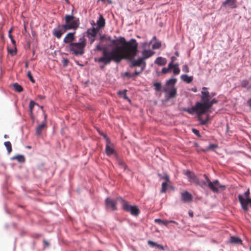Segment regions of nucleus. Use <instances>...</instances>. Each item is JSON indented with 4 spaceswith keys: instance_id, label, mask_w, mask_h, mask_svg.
<instances>
[{
    "instance_id": "603ef678",
    "label": "nucleus",
    "mask_w": 251,
    "mask_h": 251,
    "mask_svg": "<svg viewBox=\"0 0 251 251\" xmlns=\"http://www.w3.org/2000/svg\"><path fill=\"white\" fill-rule=\"evenodd\" d=\"M247 84H248V82L246 80L243 81L242 85L243 87H246Z\"/></svg>"
},
{
    "instance_id": "49530a36",
    "label": "nucleus",
    "mask_w": 251,
    "mask_h": 251,
    "mask_svg": "<svg viewBox=\"0 0 251 251\" xmlns=\"http://www.w3.org/2000/svg\"><path fill=\"white\" fill-rule=\"evenodd\" d=\"M143 71H141V70L139 71V72H137V71H135V72L132 74V75H133V77L136 76V75H139V74H140Z\"/></svg>"
},
{
    "instance_id": "0e129e2a",
    "label": "nucleus",
    "mask_w": 251,
    "mask_h": 251,
    "mask_svg": "<svg viewBox=\"0 0 251 251\" xmlns=\"http://www.w3.org/2000/svg\"><path fill=\"white\" fill-rule=\"evenodd\" d=\"M4 137L5 138H7L8 137V136L7 135H5Z\"/></svg>"
},
{
    "instance_id": "3c124183",
    "label": "nucleus",
    "mask_w": 251,
    "mask_h": 251,
    "mask_svg": "<svg viewBox=\"0 0 251 251\" xmlns=\"http://www.w3.org/2000/svg\"><path fill=\"white\" fill-rule=\"evenodd\" d=\"M169 223H174L177 225H178V223L172 220H168V224Z\"/></svg>"
},
{
    "instance_id": "f03ea898",
    "label": "nucleus",
    "mask_w": 251,
    "mask_h": 251,
    "mask_svg": "<svg viewBox=\"0 0 251 251\" xmlns=\"http://www.w3.org/2000/svg\"><path fill=\"white\" fill-rule=\"evenodd\" d=\"M201 94V101L197 102L195 106L188 108L186 111L191 114L196 112L201 124L205 125L209 119V115L207 114L204 120L202 119L201 115L208 111L213 104L216 103L218 101L214 98L212 99L215 95V93H210L206 87H203L202 88Z\"/></svg>"
},
{
    "instance_id": "ddd939ff",
    "label": "nucleus",
    "mask_w": 251,
    "mask_h": 251,
    "mask_svg": "<svg viewBox=\"0 0 251 251\" xmlns=\"http://www.w3.org/2000/svg\"><path fill=\"white\" fill-rule=\"evenodd\" d=\"M75 32H73L68 33L64 38L63 42L64 43H68L69 45L73 43V41L75 40Z\"/></svg>"
},
{
    "instance_id": "bb28decb",
    "label": "nucleus",
    "mask_w": 251,
    "mask_h": 251,
    "mask_svg": "<svg viewBox=\"0 0 251 251\" xmlns=\"http://www.w3.org/2000/svg\"><path fill=\"white\" fill-rule=\"evenodd\" d=\"M12 159H16L19 162H24L25 161V158L23 155H17L14 156L12 158Z\"/></svg>"
},
{
    "instance_id": "f3484780",
    "label": "nucleus",
    "mask_w": 251,
    "mask_h": 251,
    "mask_svg": "<svg viewBox=\"0 0 251 251\" xmlns=\"http://www.w3.org/2000/svg\"><path fill=\"white\" fill-rule=\"evenodd\" d=\"M181 198L184 202H188L191 201L192 196L188 192H185L181 194Z\"/></svg>"
},
{
    "instance_id": "9d476101",
    "label": "nucleus",
    "mask_w": 251,
    "mask_h": 251,
    "mask_svg": "<svg viewBox=\"0 0 251 251\" xmlns=\"http://www.w3.org/2000/svg\"><path fill=\"white\" fill-rule=\"evenodd\" d=\"M222 6L231 9L235 8L237 7L236 0H226L222 3Z\"/></svg>"
},
{
    "instance_id": "4be33fe9",
    "label": "nucleus",
    "mask_w": 251,
    "mask_h": 251,
    "mask_svg": "<svg viewBox=\"0 0 251 251\" xmlns=\"http://www.w3.org/2000/svg\"><path fill=\"white\" fill-rule=\"evenodd\" d=\"M46 122L43 123L41 125H39L36 129V133L38 135H40L42 133L43 129L46 126Z\"/></svg>"
},
{
    "instance_id": "9b49d317",
    "label": "nucleus",
    "mask_w": 251,
    "mask_h": 251,
    "mask_svg": "<svg viewBox=\"0 0 251 251\" xmlns=\"http://www.w3.org/2000/svg\"><path fill=\"white\" fill-rule=\"evenodd\" d=\"M143 50L141 52L142 57H141L144 61L152 56L154 52L151 50H146L147 48H143Z\"/></svg>"
},
{
    "instance_id": "1a4fd4ad",
    "label": "nucleus",
    "mask_w": 251,
    "mask_h": 251,
    "mask_svg": "<svg viewBox=\"0 0 251 251\" xmlns=\"http://www.w3.org/2000/svg\"><path fill=\"white\" fill-rule=\"evenodd\" d=\"M135 56L131 58H128L129 60H131L130 67L141 66V71H143L146 66V62L141 57H139L137 59H133ZM126 59H128V58Z\"/></svg>"
},
{
    "instance_id": "4d7b16f0",
    "label": "nucleus",
    "mask_w": 251,
    "mask_h": 251,
    "mask_svg": "<svg viewBox=\"0 0 251 251\" xmlns=\"http://www.w3.org/2000/svg\"><path fill=\"white\" fill-rule=\"evenodd\" d=\"M189 215H190V216L192 217L193 216V212L192 211H189Z\"/></svg>"
},
{
    "instance_id": "aec40b11",
    "label": "nucleus",
    "mask_w": 251,
    "mask_h": 251,
    "mask_svg": "<svg viewBox=\"0 0 251 251\" xmlns=\"http://www.w3.org/2000/svg\"><path fill=\"white\" fill-rule=\"evenodd\" d=\"M229 242L231 244L236 245H240L242 244V240L240 238L235 236L231 237L229 240Z\"/></svg>"
},
{
    "instance_id": "cd10ccee",
    "label": "nucleus",
    "mask_w": 251,
    "mask_h": 251,
    "mask_svg": "<svg viewBox=\"0 0 251 251\" xmlns=\"http://www.w3.org/2000/svg\"><path fill=\"white\" fill-rule=\"evenodd\" d=\"M156 36H153L152 37V39L151 40V41L149 43L144 42L142 45V47L143 48H149L151 44L154 41L156 40Z\"/></svg>"
},
{
    "instance_id": "864d4df0",
    "label": "nucleus",
    "mask_w": 251,
    "mask_h": 251,
    "mask_svg": "<svg viewBox=\"0 0 251 251\" xmlns=\"http://www.w3.org/2000/svg\"><path fill=\"white\" fill-rule=\"evenodd\" d=\"M247 103L249 105V106L251 107V98L248 100L247 101Z\"/></svg>"
},
{
    "instance_id": "69168bd1",
    "label": "nucleus",
    "mask_w": 251,
    "mask_h": 251,
    "mask_svg": "<svg viewBox=\"0 0 251 251\" xmlns=\"http://www.w3.org/2000/svg\"><path fill=\"white\" fill-rule=\"evenodd\" d=\"M10 52L11 53H13V50H10Z\"/></svg>"
},
{
    "instance_id": "2f4dec72",
    "label": "nucleus",
    "mask_w": 251,
    "mask_h": 251,
    "mask_svg": "<svg viewBox=\"0 0 251 251\" xmlns=\"http://www.w3.org/2000/svg\"><path fill=\"white\" fill-rule=\"evenodd\" d=\"M4 145L7 149L8 152L9 153L12 151L11 144L10 142H4Z\"/></svg>"
},
{
    "instance_id": "6e6d98bb",
    "label": "nucleus",
    "mask_w": 251,
    "mask_h": 251,
    "mask_svg": "<svg viewBox=\"0 0 251 251\" xmlns=\"http://www.w3.org/2000/svg\"><path fill=\"white\" fill-rule=\"evenodd\" d=\"M63 62H64V65L66 66L68 63V60L66 59H65L63 60Z\"/></svg>"
},
{
    "instance_id": "a878e982",
    "label": "nucleus",
    "mask_w": 251,
    "mask_h": 251,
    "mask_svg": "<svg viewBox=\"0 0 251 251\" xmlns=\"http://www.w3.org/2000/svg\"><path fill=\"white\" fill-rule=\"evenodd\" d=\"M176 81L177 79L175 78H170L167 81L166 85L167 87L174 86Z\"/></svg>"
},
{
    "instance_id": "13d9d810",
    "label": "nucleus",
    "mask_w": 251,
    "mask_h": 251,
    "mask_svg": "<svg viewBox=\"0 0 251 251\" xmlns=\"http://www.w3.org/2000/svg\"><path fill=\"white\" fill-rule=\"evenodd\" d=\"M12 43L13 44H15V40L13 39V37H12V39H10Z\"/></svg>"
},
{
    "instance_id": "79ce46f5",
    "label": "nucleus",
    "mask_w": 251,
    "mask_h": 251,
    "mask_svg": "<svg viewBox=\"0 0 251 251\" xmlns=\"http://www.w3.org/2000/svg\"><path fill=\"white\" fill-rule=\"evenodd\" d=\"M104 40H106L107 41H111V37L110 36H106V37H101L100 40L101 42L103 41Z\"/></svg>"
},
{
    "instance_id": "8fccbe9b",
    "label": "nucleus",
    "mask_w": 251,
    "mask_h": 251,
    "mask_svg": "<svg viewBox=\"0 0 251 251\" xmlns=\"http://www.w3.org/2000/svg\"><path fill=\"white\" fill-rule=\"evenodd\" d=\"M172 67L179 68V64L178 63H173L172 65L171 66V68Z\"/></svg>"
},
{
    "instance_id": "774afa93",
    "label": "nucleus",
    "mask_w": 251,
    "mask_h": 251,
    "mask_svg": "<svg viewBox=\"0 0 251 251\" xmlns=\"http://www.w3.org/2000/svg\"><path fill=\"white\" fill-rule=\"evenodd\" d=\"M25 67L27 68V64L26 63V65H25Z\"/></svg>"
},
{
    "instance_id": "2eb2a0df",
    "label": "nucleus",
    "mask_w": 251,
    "mask_h": 251,
    "mask_svg": "<svg viewBox=\"0 0 251 251\" xmlns=\"http://www.w3.org/2000/svg\"><path fill=\"white\" fill-rule=\"evenodd\" d=\"M132 39H131V40H130L128 42H126V39L124 37H120L119 38H118L117 40H111V43L115 45V47L117 46L116 45V42H118L120 43H122V44H124V45H123L122 46H125V47H127L128 46V43L132 40Z\"/></svg>"
},
{
    "instance_id": "7ed1b4c3",
    "label": "nucleus",
    "mask_w": 251,
    "mask_h": 251,
    "mask_svg": "<svg viewBox=\"0 0 251 251\" xmlns=\"http://www.w3.org/2000/svg\"><path fill=\"white\" fill-rule=\"evenodd\" d=\"M87 41L84 34L79 36L77 42H74L69 45V48L71 52L75 55H82L84 53L85 48Z\"/></svg>"
},
{
    "instance_id": "de8ad7c7",
    "label": "nucleus",
    "mask_w": 251,
    "mask_h": 251,
    "mask_svg": "<svg viewBox=\"0 0 251 251\" xmlns=\"http://www.w3.org/2000/svg\"><path fill=\"white\" fill-rule=\"evenodd\" d=\"M124 75L128 77L129 78L133 77V75L128 72H126L124 74Z\"/></svg>"
},
{
    "instance_id": "a211bd4d",
    "label": "nucleus",
    "mask_w": 251,
    "mask_h": 251,
    "mask_svg": "<svg viewBox=\"0 0 251 251\" xmlns=\"http://www.w3.org/2000/svg\"><path fill=\"white\" fill-rule=\"evenodd\" d=\"M180 78L183 81L189 83L192 81L193 77V76H188L186 74H183L180 76Z\"/></svg>"
},
{
    "instance_id": "c85d7f7f",
    "label": "nucleus",
    "mask_w": 251,
    "mask_h": 251,
    "mask_svg": "<svg viewBox=\"0 0 251 251\" xmlns=\"http://www.w3.org/2000/svg\"><path fill=\"white\" fill-rule=\"evenodd\" d=\"M154 222L159 224H162L167 226L168 225V220H162L160 219H155Z\"/></svg>"
},
{
    "instance_id": "ea45409f",
    "label": "nucleus",
    "mask_w": 251,
    "mask_h": 251,
    "mask_svg": "<svg viewBox=\"0 0 251 251\" xmlns=\"http://www.w3.org/2000/svg\"><path fill=\"white\" fill-rule=\"evenodd\" d=\"M87 37L89 38V39L90 40V44H92L95 40L96 36H89V37Z\"/></svg>"
},
{
    "instance_id": "a19ab883",
    "label": "nucleus",
    "mask_w": 251,
    "mask_h": 251,
    "mask_svg": "<svg viewBox=\"0 0 251 251\" xmlns=\"http://www.w3.org/2000/svg\"><path fill=\"white\" fill-rule=\"evenodd\" d=\"M192 131L197 136H199V137H200V132H199V131L196 129H195V128H193L192 129Z\"/></svg>"
},
{
    "instance_id": "6e6552de",
    "label": "nucleus",
    "mask_w": 251,
    "mask_h": 251,
    "mask_svg": "<svg viewBox=\"0 0 251 251\" xmlns=\"http://www.w3.org/2000/svg\"><path fill=\"white\" fill-rule=\"evenodd\" d=\"M117 200L121 202L123 208L125 210L130 212L131 214L134 216H137L138 215L139 209L136 206L129 205L122 198H118Z\"/></svg>"
},
{
    "instance_id": "5701e85b",
    "label": "nucleus",
    "mask_w": 251,
    "mask_h": 251,
    "mask_svg": "<svg viewBox=\"0 0 251 251\" xmlns=\"http://www.w3.org/2000/svg\"><path fill=\"white\" fill-rule=\"evenodd\" d=\"M98 26L100 27H103L105 25V20L102 15H100L99 20L97 22Z\"/></svg>"
},
{
    "instance_id": "f257e3e1",
    "label": "nucleus",
    "mask_w": 251,
    "mask_h": 251,
    "mask_svg": "<svg viewBox=\"0 0 251 251\" xmlns=\"http://www.w3.org/2000/svg\"><path fill=\"white\" fill-rule=\"evenodd\" d=\"M138 43L135 39H132L127 47L116 46L110 51L106 48H102L100 43L98 44L94 51L101 50L102 56L95 58V62L103 63L104 65L109 64L112 61L120 62L123 58H131L136 56L138 52Z\"/></svg>"
},
{
    "instance_id": "7c9ffc66",
    "label": "nucleus",
    "mask_w": 251,
    "mask_h": 251,
    "mask_svg": "<svg viewBox=\"0 0 251 251\" xmlns=\"http://www.w3.org/2000/svg\"><path fill=\"white\" fill-rule=\"evenodd\" d=\"M13 87L14 90L18 92H21L23 91V88L22 86L19 85L17 83H14L13 84Z\"/></svg>"
},
{
    "instance_id": "6ab92c4d",
    "label": "nucleus",
    "mask_w": 251,
    "mask_h": 251,
    "mask_svg": "<svg viewBox=\"0 0 251 251\" xmlns=\"http://www.w3.org/2000/svg\"><path fill=\"white\" fill-rule=\"evenodd\" d=\"M154 63L157 64L158 65L163 66L166 64L167 60L165 58L162 57H158L156 59V60L154 61Z\"/></svg>"
},
{
    "instance_id": "f8f14e48",
    "label": "nucleus",
    "mask_w": 251,
    "mask_h": 251,
    "mask_svg": "<svg viewBox=\"0 0 251 251\" xmlns=\"http://www.w3.org/2000/svg\"><path fill=\"white\" fill-rule=\"evenodd\" d=\"M105 204L107 208L114 210L116 209V202L115 200L110 198L105 200Z\"/></svg>"
},
{
    "instance_id": "37998d69",
    "label": "nucleus",
    "mask_w": 251,
    "mask_h": 251,
    "mask_svg": "<svg viewBox=\"0 0 251 251\" xmlns=\"http://www.w3.org/2000/svg\"><path fill=\"white\" fill-rule=\"evenodd\" d=\"M154 86H155L156 90L158 91L160 88L161 84L159 83H154Z\"/></svg>"
},
{
    "instance_id": "f704fd0d",
    "label": "nucleus",
    "mask_w": 251,
    "mask_h": 251,
    "mask_svg": "<svg viewBox=\"0 0 251 251\" xmlns=\"http://www.w3.org/2000/svg\"><path fill=\"white\" fill-rule=\"evenodd\" d=\"M168 182H163L162 183V189L161 191L162 193H164L166 191L168 186Z\"/></svg>"
},
{
    "instance_id": "412c9836",
    "label": "nucleus",
    "mask_w": 251,
    "mask_h": 251,
    "mask_svg": "<svg viewBox=\"0 0 251 251\" xmlns=\"http://www.w3.org/2000/svg\"><path fill=\"white\" fill-rule=\"evenodd\" d=\"M97 34V29L95 28H89L87 31V36H96Z\"/></svg>"
},
{
    "instance_id": "b1692460",
    "label": "nucleus",
    "mask_w": 251,
    "mask_h": 251,
    "mask_svg": "<svg viewBox=\"0 0 251 251\" xmlns=\"http://www.w3.org/2000/svg\"><path fill=\"white\" fill-rule=\"evenodd\" d=\"M105 152L107 155H111L114 153V150L112 146L107 145L106 146Z\"/></svg>"
},
{
    "instance_id": "09e8293b",
    "label": "nucleus",
    "mask_w": 251,
    "mask_h": 251,
    "mask_svg": "<svg viewBox=\"0 0 251 251\" xmlns=\"http://www.w3.org/2000/svg\"><path fill=\"white\" fill-rule=\"evenodd\" d=\"M12 31V28H11L8 31V37L10 39H12V36L11 35V32Z\"/></svg>"
},
{
    "instance_id": "a18cd8bd",
    "label": "nucleus",
    "mask_w": 251,
    "mask_h": 251,
    "mask_svg": "<svg viewBox=\"0 0 251 251\" xmlns=\"http://www.w3.org/2000/svg\"><path fill=\"white\" fill-rule=\"evenodd\" d=\"M176 57L175 56H172L171 57V61L169 62V63H171V65H172L173 63L176 60Z\"/></svg>"
},
{
    "instance_id": "393cba45",
    "label": "nucleus",
    "mask_w": 251,
    "mask_h": 251,
    "mask_svg": "<svg viewBox=\"0 0 251 251\" xmlns=\"http://www.w3.org/2000/svg\"><path fill=\"white\" fill-rule=\"evenodd\" d=\"M148 243L151 247H156L158 249H160L162 250H164V247L163 246H162L161 245H160V244H158L156 243L155 242H154L152 241H151V240L148 241Z\"/></svg>"
},
{
    "instance_id": "20e7f679",
    "label": "nucleus",
    "mask_w": 251,
    "mask_h": 251,
    "mask_svg": "<svg viewBox=\"0 0 251 251\" xmlns=\"http://www.w3.org/2000/svg\"><path fill=\"white\" fill-rule=\"evenodd\" d=\"M79 25V21L74 20L73 15H66L65 16V24L61 25V28L64 32L67 30L76 29Z\"/></svg>"
},
{
    "instance_id": "473e14b6",
    "label": "nucleus",
    "mask_w": 251,
    "mask_h": 251,
    "mask_svg": "<svg viewBox=\"0 0 251 251\" xmlns=\"http://www.w3.org/2000/svg\"><path fill=\"white\" fill-rule=\"evenodd\" d=\"M161 42L157 41L152 45V48L153 50L158 49L161 47Z\"/></svg>"
},
{
    "instance_id": "338daca9",
    "label": "nucleus",
    "mask_w": 251,
    "mask_h": 251,
    "mask_svg": "<svg viewBox=\"0 0 251 251\" xmlns=\"http://www.w3.org/2000/svg\"><path fill=\"white\" fill-rule=\"evenodd\" d=\"M45 243L46 244H47V245H48V243L47 242L45 241Z\"/></svg>"
},
{
    "instance_id": "0eeeda50",
    "label": "nucleus",
    "mask_w": 251,
    "mask_h": 251,
    "mask_svg": "<svg viewBox=\"0 0 251 251\" xmlns=\"http://www.w3.org/2000/svg\"><path fill=\"white\" fill-rule=\"evenodd\" d=\"M183 174L187 177L189 181L192 183L199 185L202 188H204L207 185L204 181H200L198 177L192 172L184 171Z\"/></svg>"
},
{
    "instance_id": "e433bc0d",
    "label": "nucleus",
    "mask_w": 251,
    "mask_h": 251,
    "mask_svg": "<svg viewBox=\"0 0 251 251\" xmlns=\"http://www.w3.org/2000/svg\"><path fill=\"white\" fill-rule=\"evenodd\" d=\"M182 70L185 73H188L189 72L188 66L186 64L183 65L182 67Z\"/></svg>"
},
{
    "instance_id": "72a5a7b5",
    "label": "nucleus",
    "mask_w": 251,
    "mask_h": 251,
    "mask_svg": "<svg viewBox=\"0 0 251 251\" xmlns=\"http://www.w3.org/2000/svg\"><path fill=\"white\" fill-rule=\"evenodd\" d=\"M38 105V106H39V105H38V104L35 103L33 100H31L29 102V109H30V111L31 113L32 112V111L33 110V108H34V105Z\"/></svg>"
},
{
    "instance_id": "c9c22d12",
    "label": "nucleus",
    "mask_w": 251,
    "mask_h": 251,
    "mask_svg": "<svg viewBox=\"0 0 251 251\" xmlns=\"http://www.w3.org/2000/svg\"><path fill=\"white\" fill-rule=\"evenodd\" d=\"M173 74L175 75H178L180 73V70L179 68L172 67Z\"/></svg>"
},
{
    "instance_id": "dca6fc26",
    "label": "nucleus",
    "mask_w": 251,
    "mask_h": 251,
    "mask_svg": "<svg viewBox=\"0 0 251 251\" xmlns=\"http://www.w3.org/2000/svg\"><path fill=\"white\" fill-rule=\"evenodd\" d=\"M60 28H54L53 30V35L57 37V38L59 39L61 37L63 33L64 32L63 31V30H62L61 28V25L59 26Z\"/></svg>"
},
{
    "instance_id": "c03bdc74",
    "label": "nucleus",
    "mask_w": 251,
    "mask_h": 251,
    "mask_svg": "<svg viewBox=\"0 0 251 251\" xmlns=\"http://www.w3.org/2000/svg\"><path fill=\"white\" fill-rule=\"evenodd\" d=\"M162 178L164 179L165 180V182H169V177L167 175H165L164 176H163L162 177Z\"/></svg>"
},
{
    "instance_id": "4468645a",
    "label": "nucleus",
    "mask_w": 251,
    "mask_h": 251,
    "mask_svg": "<svg viewBox=\"0 0 251 251\" xmlns=\"http://www.w3.org/2000/svg\"><path fill=\"white\" fill-rule=\"evenodd\" d=\"M164 91L169 94L170 98H174L176 95V89L174 86L167 87Z\"/></svg>"
},
{
    "instance_id": "58836bf2",
    "label": "nucleus",
    "mask_w": 251,
    "mask_h": 251,
    "mask_svg": "<svg viewBox=\"0 0 251 251\" xmlns=\"http://www.w3.org/2000/svg\"><path fill=\"white\" fill-rule=\"evenodd\" d=\"M217 148V146L215 144H210L206 149V150L213 149Z\"/></svg>"
},
{
    "instance_id": "e2e57ef3",
    "label": "nucleus",
    "mask_w": 251,
    "mask_h": 251,
    "mask_svg": "<svg viewBox=\"0 0 251 251\" xmlns=\"http://www.w3.org/2000/svg\"><path fill=\"white\" fill-rule=\"evenodd\" d=\"M121 164L122 165L123 167L124 168H125V165H124V163H122V162H121Z\"/></svg>"
},
{
    "instance_id": "39448f33",
    "label": "nucleus",
    "mask_w": 251,
    "mask_h": 251,
    "mask_svg": "<svg viewBox=\"0 0 251 251\" xmlns=\"http://www.w3.org/2000/svg\"><path fill=\"white\" fill-rule=\"evenodd\" d=\"M250 190L248 189L243 194H240L238 196L241 207L246 212L249 210V204L251 207V199L250 198Z\"/></svg>"
},
{
    "instance_id": "680f3d73",
    "label": "nucleus",
    "mask_w": 251,
    "mask_h": 251,
    "mask_svg": "<svg viewBox=\"0 0 251 251\" xmlns=\"http://www.w3.org/2000/svg\"><path fill=\"white\" fill-rule=\"evenodd\" d=\"M39 97L40 98V99H44V97L42 96H39Z\"/></svg>"
},
{
    "instance_id": "c756f323",
    "label": "nucleus",
    "mask_w": 251,
    "mask_h": 251,
    "mask_svg": "<svg viewBox=\"0 0 251 251\" xmlns=\"http://www.w3.org/2000/svg\"><path fill=\"white\" fill-rule=\"evenodd\" d=\"M171 63H169L168 67H164L162 69L161 73L164 74H167L171 69Z\"/></svg>"
},
{
    "instance_id": "bf43d9fd",
    "label": "nucleus",
    "mask_w": 251,
    "mask_h": 251,
    "mask_svg": "<svg viewBox=\"0 0 251 251\" xmlns=\"http://www.w3.org/2000/svg\"><path fill=\"white\" fill-rule=\"evenodd\" d=\"M175 54H176L177 56H178V55H179V53H178V52L177 51H176V52H175Z\"/></svg>"
},
{
    "instance_id": "5fc2aeb1",
    "label": "nucleus",
    "mask_w": 251,
    "mask_h": 251,
    "mask_svg": "<svg viewBox=\"0 0 251 251\" xmlns=\"http://www.w3.org/2000/svg\"><path fill=\"white\" fill-rule=\"evenodd\" d=\"M191 90L194 92H197V89L196 87H193L192 88Z\"/></svg>"
},
{
    "instance_id": "4c0bfd02",
    "label": "nucleus",
    "mask_w": 251,
    "mask_h": 251,
    "mask_svg": "<svg viewBox=\"0 0 251 251\" xmlns=\"http://www.w3.org/2000/svg\"><path fill=\"white\" fill-rule=\"evenodd\" d=\"M27 75L28 77L29 78V79L30 80V81L32 82H35V80H34V79H33V77L32 76V75H31V73L30 71H28L27 72Z\"/></svg>"
},
{
    "instance_id": "423d86ee",
    "label": "nucleus",
    "mask_w": 251,
    "mask_h": 251,
    "mask_svg": "<svg viewBox=\"0 0 251 251\" xmlns=\"http://www.w3.org/2000/svg\"><path fill=\"white\" fill-rule=\"evenodd\" d=\"M204 176L207 184L205 186H208L213 192L217 193L220 191L224 190L225 189L226 186L220 184L218 180L211 182L205 175H204Z\"/></svg>"
},
{
    "instance_id": "052dcab7",
    "label": "nucleus",
    "mask_w": 251,
    "mask_h": 251,
    "mask_svg": "<svg viewBox=\"0 0 251 251\" xmlns=\"http://www.w3.org/2000/svg\"><path fill=\"white\" fill-rule=\"evenodd\" d=\"M103 68H104V66H100V68L101 69H103Z\"/></svg>"
}]
</instances>
